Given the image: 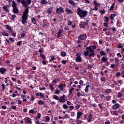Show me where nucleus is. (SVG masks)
I'll return each instance as SVG.
<instances>
[{"mask_svg": "<svg viewBox=\"0 0 124 124\" xmlns=\"http://www.w3.org/2000/svg\"><path fill=\"white\" fill-rule=\"evenodd\" d=\"M77 14L81 19H83V18H85L88 16V11L83 10L81 9V8H78L77 9Z\"/></svg>", "mask_w": 124, "mask_h": 124, "instance_id": "f257e3e1", "label": "nucleus"}, {"mask_svg": "<svg viewBox=\"0 0 124 124\" xmlns=\"http://www.w3.org/2000/svg\"><path fill=\"white\" fill-rule=\"evenodd\" d=\"M86 50H88L90 53L89 55V58H92V57L94 58L95 54L94 53V50L92 48V47L91 46L87 47Z\"/></svg>", "mask_w": 124, "mask_h": 124, "instance_id": "f03ea898", "label": "nucleus"}, {"mask_svg": "<svg viewBox=\"0 0 124 124\" xmlns=\"http://www.w3.org/2000/svg\"><path fill=\"white\" fill-rule=\"evenodd\" d=\"M84 117L87 120L88 123H91L92 122V120H93V115H92V114L89 113V115L84 114Z\"/></svg>", "mask_w": 124, "mask_h": 124, "instance_id": "7ed1b4c3", "label": "nucleus"}, {"mask_svg": "<svg viewBox=\"0 0 124 124\" xmlns=\"http://www.w3.org/2000/svg\"><path fill=\"white\" fill-rule=\"evenodd\" d=\"M66 96L63 94L62 96H60L59 100V102H61V103H64L66 101V99H65Z\"/></svg>", "mask_w": 124, "mask_h": 124, "instance_id": "20e7f679", "label": "nucleus"}, {"mask_svg": "<svg viewBox=\"0 0 124 124\" xmlns=\"http://www.w3.org/2000/svg\"><path fill=\"white\" fill-rule=\"evenodd\" d=\"M77 58H76V62H81L82 58H81V53L78 52L76 54Z\"/></svg>", "mask_w": 124, "mask_h": 124, "instance_id": "39448f33", "label": "nucleus"}, {"mask_svg": "<svg viewBox=\"0 0 124 124\" xmlns=\"http://www.w3.org/2000/svg\"><path fill=\"white\" fill-rule=\"evenodd\" d=\"M56 13L57 14H62V13H64V10H63V7L57 8L56 10Z\"/></svg>", "mask_w": 124, "mask_h": 124, "instance_id": "423d86ee", "label": "nucleus"}, {"mask_svg": "<svg viewBox=\"0 0 124 124\" xmlns=\"http://www.w3.org/2000/svg\"><path fill=\"white\" fill-rule=\"evenodd\" d=\"M21 18V22L23 25H25L26 23H27V20H28V16L23 15Z\"/></svg>", "mask_w": 124, "mask_h": 124, "instance_id": "0eeeda50", "label": "nucleus"}, {"mask_svg": "<svg viewBox=\"0 0 124 124\" xmlns=\"http://www.w3.org/2000/svg\"><path fill=\"white\" fill-rule=\"evenodd\" d=\"M25 123L28 124H31V119L29 117L24 118Z\"/></svg>", "mask_w": 124, "mask_h": 124, "instance_id": "6e6552de", "label": "nucleus"}, {"mask_svg": "<svg viewBox=\"0 0 124 124\" xmlns=\"http://www.w3.org/2000/svg\"><path fill=\"white\" fill-rule=\"evenodd\" d=\"M87 25H88V22L81 21L79 23V27L81 28V29H84Z\"/></svg>", "mask_w": 124, "mask_h": 124, "instance_id": "1a4fd4ad", "label": "nucleus"}, {"mask_svg": "<svg viewBox=\"0 0 124 124\" xmlns=\"http://www.w3.org/2000/svg\"><path fill=\"white\" fill-rule=\"evenodd\" d=\"M87 39V35L86 34H80L78 37L79 40H86Z\"/></svg>", "mask_w": 124, "mask_h": 124, "instance_id": "9d476101", "label": "nucleus"}, {"mask_svg": "<svg viewBox=\"0 0 124 124\" xmlns=\"http://www.w3.org/2000/svg\"><path fill=\"white\" fill-rule=\"evenodd\" d=\"M112 110H117L121 107V105L119 103H116L115 105H113L112 107Z\"/></svg>", "mask_w": 124, "mask_h": 124, "instance_id": "9b49d317", "label": "nucleus"}, {"mask_svg": "<svg viewBox=\"0 0 124 124\" xmlns=\"http://www.w3.org/2000/svg\"><path fill=\"white\" fill-rule=\"evenodd\" d=\"M63 32V30L59 29L57 33V38H60L61 36H62V33Z\"/></svg>", "mask_w": 124, "mask_h": 124, "instance_id": "f8f14e48", "label": "nucleus"}, {"mask_svg": "<svg viewBox=\"0 0 124 124\" xmlns=\"http://www.w3.org/2000/svg\"><path fill=\"white\" fill-rule=\"evenodd\" d=\"M6 71H7V69L4 67L0 68V73H1V74H4Z\"/></svg>", "mask_w": 124, "mask_h": 124, "instance_id": "ddd939ff", "label": "nucleus"}, {"mask_svg": "<svg viewBox=\"0 0 124 124\" xmlns=\"http://www.w3.org/2000/svg\"><path fill=\"white\" fill-rule=\"evenodd\" d=\"M46 12L47 14H52L53 12V7L48 8L46 10Z\"/></svg>", "mask_w": 124, "mask_h": 124, "instance_id": "4468645a", "label": "nucleus"}, {"mask_svg": "<svg viewBox=\"0 0 124 124\" xmlns=\"http://www.w3.org/2000/svg\"><path fill=\"white\" fill-rule=\"evenodd\" d=\"M68 3L71 5H73V6H76V5H77V3L74 2L73 0H69Z\"/></svg>", "mask_w": 124, "mask_h": 124, "instance_id": "2eb2a0df", "label": "nucleus"}, {"mask_svg": "<svg viewBox=\"0 0 124 124\" xmlns=\"http://www.w3.org/2000/svg\"><path fill=\"white\" fill-rule=\"evenodd\" d=\"M54 86H55V84L49 83V89L51 92H53L54 90H55V87H54Z\"/></svg>", "mask_w": 124, "mask_h": 124, "instance_id": "dca6fc26", "label": "nucleus"}, {"mask_svg": "<svg viewBox=\"0 0 124 124\" xmlns=\"http://www.w3.org/2000/svg\"><path fill=\"white\" fill-rule=\"evenodd\" d=\"M40 3L41 5H46V4H48V2H47V0H41Z\"/></svg>", "mask_w": 124, "mask_h": 124, "instance_id": "f3484780", "label": "nucleus"}, {"mask_svg": "<svg viewBox=\"0 0 124 124\" xmlns=\"http://www.w3.org/2000/svg\"><path fill=\"white\" fill-rule=\"evenodd\" d=\"M2 8L5 12L7 13H9V9H8V6H4L2 7Z\"/></svg>", "mask_w": 124, "mask_h": 124, "instance_id": "a211bd4d", "label": "nucleus"}, {"mask_svg": "<svg viewBox=\"0 0 124 124\" xmlns=\"http://www.w3.org/2000/svg\"><path fill=\"white\" fill-rule=\"evenodd\" d=\"M108 61L107 57L103 56L101 59V62H106Z\"/></svg>", "mask_w": 124, "mask_h": 124, "instance_id": "6ab92c4d", "label": "nucleus"}, {"mask_svg": "<svg viewBox=\"0 0 124 124\" xmlns=\"http://www.w3.org/2000/svg\"><path fill=\"white\" fill-rule=\"evenodd\" d=\"M82 114L80 111H78L77 113V120H79L81 118Z\"/></svg>", "mask_w": 124, "mask_h": 124, "instance_id": "aec40b11", "label": "nucleus"}, {"mask_svg": "<svg viewBox=\"0 0 124 124\" xmlns=\"http://www.w3.org/2000/svg\"><path fill=\"white\" fill-rule=\"evenodd\" d=\"M5 28L6 29V30L9 31H12V28H11V27H10V25H5Z\"/></svg>", "mask_w": 124, "mask_h": 124, "instance_id": "412c9836", "label": "nucleus"}, {"mask_svg": "<svg viewBox=\"0 0 124 124\" xmlns=\"http://www.w3.org/2000/svg\"><path fill=\"white\" fill-rule=\"evenodd\" d=\"M110 113L111 115H113V116H118V111H117L116 110H111L110 111Z\"/></svg>", "mask_w": 124, "mask_h": 124, "instance_id": "4be33fe9", "label": "nucleus"}, {"mask_svg": "<svg viewBox=\"0 0 124 124\" xmlns=\"http://www.w3.org/2000/svg\"><path fill=\"white\" fill-rule=\"evenodd\" d=\"M29 13V7H27L23 12V15L28 16V14Z\"/></svg>", "mask_w": 124, "mask_h": 124, "instance_id": "5701e85b", "label": "nucleus"}, {"mask_svg": "<svg viewBox=\"0 0 124 124\" xmlns=\"http://www.w3.org/2000/svg\"><path fill=\"white\" fill-rule=\"evenodd\" d=\"M21 98L23 99V101H25V102L28 101V99H27V97L25 94L21 95Z\"/></svg>", "mask_w": 124, "mask_h": 124, "instance_id": "b1692460", "label": "nucleus"}, {"mask_svg": "<svg viewBox=\"0 0 124 124\" xmlns=\"http://www.w3.org/2000/svg\"><path fill=\"white\" fill-rule=\"evenodd\" d=\"M65 11L67 14H72L73 13L72 11L68 8H66Z\"/></svg>", "mask_w": 124, "mask_h": 124, "instance_id": "393cba45", "label": "nucleus"}, {"mask_svg": "<svg viewBox=\"0 0 124 124\" xmlns=\"http://www.w3.org/2000/svg\"><path fill=\"white\" fill-rule=\"evenodd\" d=\"M93 3L94 6H95L96 7H97V6H100V3H97L96 2V0H94Z\"/></svg>", "mask_w": 124, "mask_h": 124, "instance_id": "a878e982", "label": "nucleus"}, {"mask_svg": "<svg viewBox=\"0 0 124 124\" xmlns=\"http://www.w3.org/2000/svg\"><path fill=\"white\" fill-rule=\"evenodd\" d=\"M31 22L32 24H34V25H36V19H35V18L32 17L31 18Z\"/></svg>", "mask_w": 124, "mask_h": 124, "instance_id": "bb28decb", "label": "nucleus"}, {"mask_svg": "<svg viewBox=\"0 0 124 124\" xmlns=\"http://www.w3.org/2000/svg\"><path fill=\"white\" fill-rule=\"evenodd\" d=\"M20 2L24 5V7H27L28 6V4L26 3V1H25V0H22L20 1Z\"/></svg>", "mask_w": 124, "mask_h": 124, "instance_id": "cd10ccee", "label": "nucleus"}, {"mask_svg": "<svg viewBox=\"0 0 124 124\" xmlns=\"http://www.w3.org/2000/svg\"><path fill=\"white\" fill-rule=\"evenodd\" d=\"M58 88L60 89L61 92H62L63 91V86H62V84H60L58 85Z\"/></svg>", "mask_w": 124, "mask_h": 124, "instance_id": "c85d7f7f", "label": "nucleus"}, {"mask_svg": "<svg viewBox=\"0 0 124 124\" xmlns=\"http://www.w3.org/2000/svg\"><path fill=\"white\" fill-rule=\"evenodd\" d=\"M105 93H112V90L111 89H106L105 90Z\"/></svg>", "mask_w": 124, "mask_h": 124, "instance_id": "c756f323", "label": "nucleus"}, {"mask_svg": "<svg viewBox=\"0 0 124 124\" xmlns=\"http://www.w3.org/2000/svg\"><path fill=\"white\" fill-rule=\"evenodd\" d=\"M53 99H55V100H58V101H59V100L60 99V97H59V96H58L56 95H53Z\"/></svg>", "mask_w": 124, "mask_h": 124, "instance_id": "7c9ffc66", "label": "nucleus"}, {"mask_svg": "<svg viewBox=\"0 0 124 124\" xmlns=\"http://www.w3.org/2000/svg\"><path fill=\"white\" fill-rule=\"evenodd\" d=\"M56 60V58H55V56L51 55L50 56V59L49 60V62H53V61H55Z\"/></svg>", "mask_w": 124, "mask_h": 124, "instance_id": "2f4dec72", "label": "nucleus"}, {"mask_svg": "<svg viewBox=\"0 0 124 124\" xmlns=\"http://www.w3.org/2000/svg\"><path fill=\"white\" fill-rule=\"evenodd\" d=\"M13 12L14 14L18 13L19 11H18V9L17 8V7H14L13 8Z\"/></svg>", "mask_w": 124, "mask_h": 124, "instance_id": "473e14b6", "label": "nucleus"}, {"mask_svg": "<svg viewBox=\"0 0 124 124\" xmlns=\"http://www.w3.org/2000/svg\"><path fill=\"white\" fill-rule=\"evenodd\" d=\"M37 103L39 105H43L45 103L44 101L40 100H39L38 102H37Z\"/></svg>", "mask_w": 124, "mask_h": 124, "instance_id": "72a5a7b5", "label": "nucleus"}, {"mask_svg": "<svg viewBox=\"0 0 124 124\" xmlns=\"http://www.w3.org/2000/svg\"><path fill=\"white\" fill-rule=\"evenodd\" d=\"M1 34L3 36H9V34H8V33H7V32H6L4 31L2 32Z\"/></svg>", "mask_w": 124, "mask_h": 124, "instance_id": "f704fd0d", "label": "nucleus"}, {"mask_svg": "<svg viewBox=\"0 0 124 124\" xmlns=\"http://www.w3.org/2000/svg\"><path fill=\"white\" fill-rule=\"evenodd\" d=\"M114 17H116V14H111L109 16V19L113 20L114 19Z\"/></svg>", "mask_w": 124, "mask_h": 124, "instance_id": "c9c22d12", "label": "nucleus"}, {"mask_svg": "<svg viewBox=\"0 0 124 124\" xmlns=\"http://www.w3.org/2000/svg\"><path fill=\"white\" fill-rule=\"evenodd\" d=\"M45 95V93H43L41 92L40 93V96L41 98H43V99H44V98H45V96H44Z\"/></svg>", "mask_w": 124, "mask_h": 124, "instance_id": "e433bc0d", "label": "nucleus"}, {"mask_svg": "<svg viewBox=\"0 0 124 124\" xmlns=\"http://www.w3.org/2000/svg\"><path fill=\"white\" fill-rule=\"evenodd\" d=\"M61 56H62V57H65V56H66V52H64V51H62L61 52Z\"/></svg>", "mask_w": 124, "mask_h": 124, "instance_id": "4c0bfd02", "label": "nucleus"}, {"mask_svg": "<svg viewBox=\"0 0 124 124\" xmlns=\"http://www.w3.org/2000/svg\"><path fill=\"white\" fill-rule=\"evenodd\" d=\"M45 122H46V123H49V122H50V117L48 116H46Z\"/></svg>", "mask_w": 124, "mask_h": 124, "instance_id": "58836bf2", "label": "nucleus"}, {"mask_svg": "<svg viewBox=\"0 0 124 124\" xmlns=\"http://www.w3.org/2000/svg\"><path fill=\"white\" fill-rule=\"evenodd\" d=\"M40 57H41V58H42V59L43 60H46V56H45L43 54L41 53L40 54Z\"/></svg>", "mask_w": 124, "mask_h": 124, "instance_id": "ea45409f", "label": "nucleus"}, {"mask_svg": "<svg viewBox=\"0 0 124 124\" xmlns=\"http://www.w3.org/2000/svg\"><path fill=\"white\" fill-rule=\"evenodd\" d=\"M115 3H113L111 5V6H110V8H109V11H111L112 10H113V9H114V6H115Z\"/></svg>", "mask_w": 124, "mask_h": 124, "instance_id": "a19ab883", "label": "nucleus"}, {"mask_svg": "<svg viewBox=\"0 0 124 124\" xmlns=\"http://www.w3.org/2000/svg\"><path fill=\"white\" fill-rule=\"evenodd\" d=\"M89 88H90V85H87L84 89V91L86 93L89 92Z\"/></svg>", "mask_w": 124, "mask_h": 124, "instance_id": "79ce46f5", "label": "nucleus"}, {"mask_svg": "<svg viewBox=\"0 0 124 124\" xmlns=\"http://www.w3.org/2000/svg\"><path fill=\"white\" fill-rule=\"evenodd\" d=\"M89 52H90L89 51V50H87L86 51H84V56H85L86 57L87 56H89Z\"/></svg>", "mask_w": 124, "mask_h": 124, "instance_id": "37998d69", "label": "nucleus"}, {"mask_svg": "<svg viewBox=\"0 0 124 124\" xmlns=\"http://www.w3.org/2000/svg\"><path fill=\"white\" fill-rule=\"evenodd\" d=\"M117 82H118L117 86H121V85L123 84V81H122V80H118Z\"/></svg>", "mask_w": 124, "mask_h": 124, "instance_id": "c03bdc74", "label": "nucleus"}, {"mask_svg": "<svg viewBox=\"0 0 124 124\" xmlns=\"http://www.w3.org/2000/svg\"><path fill=\"white\" fill-rule=\"evenodd\" d=\"M62 108L63 109H68V106H67V105L64 104L62 105Z\"/></svg>", "mask_w": 124, "mask_h": 124, "instance_id": "a18cd8bd", "label": "nucleus"}, {"mask_svg": "<svg viewBox=\"0 0 124 124\" xmlns=\"http://www.w3.org/2000/svg\"><path fill=\"white\" fill-rule=\"evenodd\" d=\"M76 123L77 124H82L83 122L81 120H79V119H77Z\"/></svg>", "mask_w": 124, "mask_h": 124, "instance_id": "49530a36", "label": "nucleus"}, {"mask_svg": "<svg viewBox=\"0 0 124 124\" xmlns=\"http://www.w3.org/2000/svg\"><path fill=\"white\" fill-rule=\"evenodd\" d=\"M122 96H123V94L121 93V92H119L117 94V97H118V98H120Z\"/></svg>", "mask_w": 124, "mask_h": 124, "instance_id": "de8ad7c7", "label": "nucleus"}, {"mask_svg": "<svg viewBox=\"0 0 124 124\" xmlns=\"http://www.w3.org/2000/svg\"><path fill=\"white\" fill-rule=\"evenodd\" d=\"M100 55H101V56H105V55H106V53H105V52H104L103 50H101L100 52Z\"/></svg>", "mask_w": 124, "mask_h": 124, "instance_id": "09e8293b", "label": "nucleus"}, {"mask_svg": "<svg viewBox=\"0 0 124 124\" xmlns=\"http://www.w3.org/2000/svg\"><path fill=\"white\" fill-rule=\"evenodd\" d=\"M104 22H108L109 21V18L107 16H104Z\"/></svg>", "mask_w": 124, "mask_h": 124, "instance_id": "8fccbe9b", "label": "nucleus"}, {"mask_svg": "<svg viewBox=\"0 0 124 124\" xmlns=\"http://www.w3.org/2000/svg\"><path fill=\"white\" fill-rule=\"evenodd\" d=\"M41 117V114H40V113H38L36 115V119H40Z\"/></svg>", "mask_w": 124, "mask_h": 124, "instance_id": "3c124183", "label": "nucleus"}, {"mask_svg": "<svg viewBox=\"0 0 124 124\" xmlns=\"http://www.w3.org/2000/svg\"><path fill=\"white\" fill-rule=\"evenodd\" d=\"M73 91H74V88L71 87V89L69 90V93H73Z\"/></svg>", "mask_w": 124, "mask_h": 124, "instance_id": "603ef678", "label": "nucleus"}, {"mask_svg": "<svg viewBox=\"0 0 124 124\" xmlns=\"http://www.w3.org/2000/svg\"><path fill=\"white\" fill-rule=\"evenodd\" d=\"M101 81L103 83H105L106 79H105V77L101 78Z\"/></svg>", "mask_w": 124, "mask_h": 124, "instance_id": "864d4df0", "label": "nucleus"}, {"mask_svg": "<svg viewBox=\"0 0 124 124\" xmlns=\"http://www.w3.org/2000/svg\"><path fill=\"white\" fill-rule=\"evenodd\" d=\"M109 30H111L113 32H115V31H117V29L115 28V27H112L111 28H110Z\"/></svg>", "mask_w": 124, "mask_h": 124, "instance_id": "5fc2aeb1", "label": "nucleus"}, {"mask_svg": "<svg viewBox=\"0 0 124 124\" xmlns=\"http://www.w3.org/2000/svg\"><path fill=\"white\" fill-rule=\"evenodd\" d=\"M100 14H101L102 15H103V14H105V10L103 9L101 11H100Z\"/></svg>", "mask_w": 124, "mask_h": 124, "instance_id": "6e6d98bb", "label": "nucleus"}, {"mask_svg": "<svg viewBox=\"0 0 124 124\" xmlns=\"http://www.w3.org/2000/svg\"><path fill=\"white\" fill-rule=\"evenodd\" d=\"M11 31V34H12V35L14 36V37H15V36H16V32L13 31Z\"/></svg>", "mask_w": 124, "mask_h": 124, "instance_id": "4d7b16f0", "label": "nucleus"}, {"mask_svg": "<svg viewBox=\"0 0 124 124\" xmlns=\"http://www.w3.org/2000/svg\"><path fill=\"white\" fill-rule=\"evenodd\" d=\"M1 86L2 87V90L3 91L5 89V85L4 83H2Z\"/></svg>", "mask_w": 124, "mask_h": 124, "instance_id": "13d9d810", "label": "nucleus"}, {"mask_svg": "<svg viewBox=\"0 0 124 124\" xmlns=\"http://www.w3.org/2000/svg\"><path fill=\"white\" fill-rule=\"evenodd\" d=\"M17 46H21V45H22V41H20L17 42Z\"/></svg>", "mask_w": 124, "mask_h": 124, "instance_id": "bf43d9fd", "label": "nucleus"}, {"mask_svg": "<svg viewBox=\"0 0 124 124\" xmlns=\"http://www.w3.org/2000/svg\"><path fill=\"white\" fill-rule=\"evenodd\" d=\"M26 2L27 4H31V0H27Z\"/></svg>", "mask_w": 124, "mask_h": 124, "instance_id": "052dcab7", "label": "nucleus"}, {"mask_svg": "<svg viewBox=\"0 0 124 124\" xmlns=\"http://www.w3.org/2000/svg\"><path fill=\"white\" fill-rule=\"evenodd\" d=\"M103 26H104L105 28H108V23L104 22L103 23Z\"/></svg>", "mask_w": 124, "mask_h": 124, "instance_id": "680f3d73", "label": "nucleus"}, {"mask_svg": "<svg viewBox=\"0 0 124 124\" xmlns=\"http://www.w3.org/2000/svg\"><path fill=\"white\" fill-rule=\"evenodd\" d=\"M26 35V33L23 32L21 34V38H24L25 37V36Z\"/></svg>", "mask_w": 124, "mask_h": 124, "instance_id": "e2e57ef3", "label": "nucleus"}, {"mask_svg": "<svg viewBox=\"0 0 124 124\" xmlns=\"http://www.w3.org/2000/svg\"><path fill=\"white\" fill-rule=\"evenodd\" d=\"M75 108L77 110H79V109H80V106L79 105H77L75 106Z\"/></svg>", "mask_w": 124, "mask_h": 124, "instance_id": "0e129e2a", "label": "nucleus"}, {"mask_svg": "<svg viewBox=\"0 0 124 124\" xmlns=\"http://www.w3.org/2000/svg\"><path fill=\"white\" fill-rule=\"evenodd\" d=\"M55 93H56V94H59V93H60V90L56 89L55 92Z\"/></svg>", "mask_w": 124, "mask_h": 124, "instance_id": "69168bd1", "label": "nucleus"}, {"mask_svg": "<svg viewBox=\"0 0 124 124\" xmlns=\"http://www.w3.org/2000/svg\"><path fill=\"white\" fill-rule=\"evenodd\" d=\"M29 112L30 113V114H34V110L30 109Z\"/></svg>", "mask_w": 124, "mask_h": 124, "instance_id": "338daca9", "label": "nucleus"}, {"mask_svg": "<svg viewBox=\"0 0 124 124\" xmlns=\"http://www.w3.org/2000/svg\"><path fill=\"white\" fill-rule=\"evenodd\" d=\"M52 84H53L54 85L57 84V80L56 79H53L52 81Z\"/></svg>", "mask_w": 124, "mask_h": 124, "instance_id": "774afa93", "label": "nucleus"}]
</instances>
